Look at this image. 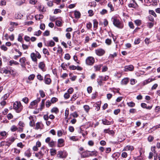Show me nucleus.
<instances>
[{
  "instance_id": "1",
  "label": "nucleus",
  "mask_w": 160,
  "mask_h": 160,
  "mask_svg": "<svg viewBox=\"0 0 160 160\" xmlns=\"http://www.w3.org/2000/svg\"><path fill=\"white\" fill-rule=\"evenodd\" d=\"M112 20L113 24L117 28L119 29H122L123 27V23L120 21L119 20L115 17H112Z\"/></svg>"
},
{
  "instance_id": "2",
  "label": "nucleus",
  "mask_w": 160,
  "mask_h": 160,
  "mask_svg": "<svg viewBox=\"0 0 160 160\" xmlns=\"http://www.w3.org/2000/svg\"><path fill=\"white\" fill-rule=\"evenodd\" d=\"M13 108L17 113L20 112L23 109V106L19 102H15L13 104Z\"/></svg>"
},
{
  "instance_id": "3",
  "label": "nucleus",
  "mask_w": 160,
  "mask_h": 160,
  "mask_svg": "<svg viewBox=\"0 0 160 160\" xmlns=\"http://www.w3.org/2000/svg\"><path fill=\"white\" fill-rule=\"evenodd\" d=\"M31 58L32 61L37 63V58L40 59L41 58V55L38 52H36V53L32 52L31 54Z\"/></svg>"
},
{
  "instance_id": "4",
  "label": "nucleus",
  "mask_w": 160,
  "mask_h": 160,
  "mask_svg": "<svg viewBox=\"0 0 160 160\" xmlns=\"http://www.w3.org/2000/svg\"><path fill=\"white\" fill-rule=\"evenodd\" d=\"M95 62V59L92 57H89L86 60V64L89 65H92Z\"/></svg>"
},
{
  "instance_id": "5",
  "label": "nucleus",
  "mask_w": 160,
  "mask_h": 160,
  "mask_svg": "<svg viewBox=\"0 0 160 160\" xmlns=\"http://www.w3.org/2000/svg\"><path fill=\"white\" fill-rule=\"evenodd\" d=\"M67 156V154L66 152L60 151L58 152L57 155V157L60 158H65Z\"/></svg>"
},
{
  "instance_id": "6",
  "label": "nucleus",
  "mask_w": 160,
  "mask_h": 160,
  "mask_svg": "<svg viewBox=\"0 0 160 160\" xmlns=\"http://www.w3.org/2000/svg\"><path fill=\"white\" fill-rule=\"evenodd\" d=\"M89 152H90V151H86L82 152H79L81 155V157L82 158H86L90 156V155H92L91 154L89 153Z\"/></svg>"
},
{
  "instance_id": "7",
  "label": "nucleus",
  "mask_w": 160,
  "mask_h": 160,
  "mask_svg": "<svg viewBox=\"0 0 160 160\" xmlns=\"http://www.w3.org/2000/svg\"><path fill=\"white\" fill-rule=\"evenodd\" d=\"M44 151V149L43 147H42L41 149V150L37 153H36L35 154V156L36 157L38 158L39 159L43 157V152Z\"/></svg>"
},
{
  "instance_id": "8",
  "label": "nucleus",
  "mask_w": 160,
  "mask_h": 160,
  "mask_svg": "<svg viewBox=\"0 0 160 160\" xmlns=\"http://www.w3.org/2000/svg\"><path fill=\"white\" fill-rule=\"evenodd\" d=\"M95 51L96 54L99 56H102L105 53V50L102 48L97 49L95 50Z\"/></svg>"
},
{
  "instance_id": "9",
  "label": "nucleus",
  "mask_w": 160,
  "mask_h": 160,
  "mask_svg": "<svg viewBox=\"0 0 160 160\" xmlns=\"http://www.w3.org/2000/svg\"><path fill=\"white\" fill-rule=\"evenodd\" d=\"M43 127L44 125L41 122H38L36 124L35 129L36 130L42 129H43Z\"/></svg>"
},
{
  "instance_id": "10",
  "label": "nucleus",
  "mask_w": 160,
  "mask_h": 160,
  "mask_svg": "<svg viewBox=\"0 0 160 160\" xmlns=\"http://www.w3.org/2000/svg\"><path fill=\"white\" fill-rule=\"evenodd\" d=\"M40 101V98H38L37 99L32 101L30 103L29 107L31 108H33V106L37 104L38 102Z\"/></svg>"
},
{
  "instance_id": "11",
  "label": "nucleus",
  "mask_w": 160,
  "mask_h": 160,
  "mask_svg": "<svg viewBox=\"0 0 160 160\" xmlns=\"http://www.w3.org/2000/svg\"><path fill=\"white\" fill-rule=\"evenodd\" d=\"M49 75H46L44 77V81L45 83L47 84H50L51 83V80L49 78Z\"/></svg>"
},
{
  "instance_id": "12",
  "label": "nucleus",
  "mask_w": 160,
  "mask_h": 160,
  "mask_svg": "<svg viewBox=\"0 0 160 160\" xmlns=\"http://www.w3.org/2000/svg\"><path fill=\"white\" fill-rule=\"evenodd\" d=\"M55 43L52 40H50L45 43V45L47 46L52 47L55 46Z\"/></svg>"
},
{
  "instance_id": "13",
  "label": "nucleus",
  "mask_w": 160,
  "mask_h": 160,
  "mask_svg": "<svg viewBox=\"0 0 160 160\" xmlns=\"http://www.w3.org/2000/svg\"><path fill=\"white\" fill-rule=\"evenodd\" d=\"M132 2L134 3H130L128 5V6L129 8H136L138 6V5L135 2V0H132Z\"/></svg>"
},
{
  "instance_id": "14",
  "label": "nucleus",
  "mask_w": 160,
  "mask_h": 160,
  "mask_svg": "<svg viewBox=\"0 0 160 160\" xmlns=\"http://www.w3.org/2000/svg\"><path fill=\"white\" fill-rule=\"evenodd\" d=\"M133 66L132 65H130L129 66H126L125 67V71H132L133 69Z\"/></svg>"
},
{
  "instance_id": "15",
  "label": "nucleus",
  "mask_w": 160,
  "mask_h": 160,
  "mask_svg": "<svg viewBox=\"0 0 160 160\" xmlns=\"http://www.w3.org/2000/svg\"><path fill=\"white\" fill-rule=\"evenodd\" d=\"M104 132L105 133H108L109 134L112 136L114 134V132L113 130H110L109 129H104Z\"/></svg>"
},
{
  "instance_id": "16",
  "label": "nucleus",
  "mask_w": 160,
  "mask_h": 160,
  "mask_svg": "<svg viewBox=\"0 0 160 160\" xmlns=\"http://www.w3.org/2000/svg\"><path fill=\"white\" fill-rule=\"evenodd\" d=\"M7 133L5 131L0 132V140L2 138V137H7Z\"/></svg>"
},
{
  "instance_id": "17",
  "label": "nucleus",
  "mask_w": 160,
  "mask_h": 160,
  "mask_svg": "<svg viewBox=\"0 0 160 160\" xmlns=\"http://www.w3.org/2000/svg\"><path fill=\"white\" fill-rule=\"evenodd\" d=\"M11 144V143H9V141L5 142L4 141H2L0 143V146H7L8 147Z\"/></svg>"
},
{
  "instance_id": "18",
  "label": "nucleus",
  "mask_w": 160,
  "mask_h": 160,
  "mask_svg": "<svg viewBox=\"0 0 160 160\" xmlns=\"http://www.w3.org/2000/svg\"><path fill=\"white\" fill-rule=\"evenodd\" d=\"M133 149V148L132 146H130V145H127L124 148L123 150H124L125 151H132Z\"/></svg>"
},
{
  "instance_id": "19",
  "label": "nucleus",
  "mask_w": 160,
  "mask_h": 160,
  "mask_svg": "<svg viewBox=\"0 0 160 160\" xmlns=\"http://www.w3.org/2000/svg\"><path fill=\"white\" fill-rule=\"evenodd\" d=\"M129 81V78H125L123 79L121 81V84L122 85H126Z\"/></svg>"
},
{
  "instance_id": "20",
  "label": "nucleus",
  "mask_w": 160,
  "mask_h": 160,
  "mask_svg": "<svg viewBox=\"0 0 160 160\" xmlns=\"http://www.w3.org/2000/svg\"><path fill=\"white\" fill-rule=\"evenodd\" d=\"M153 80V79L152 78H148V79L146 80L143 81V85H145L150 82H152Z\"/></svg>"
},
{
  "instance_id": "21",
  "label": "nucleus",
  "mask_w": 160,
  "mask_h": 160,
  "mask_svg": "<svg viewBox=\"0 0 160 160\" xmlns=\"http://www.w3.org/2000/svg\"><path fill=\"white\" fill-rule=\"evenodd\" d=\"M99 78L98 79H97V82L98 83V84L100 86H101L102 85V76H99Z\"/></svg>"
},
{
  "instance_id": "22",
  "label": "nucleus",
  "mask_w": 160,
  "mask_h": 160,
  "mask_svg": "<svg viewBox=\"0 0 160 160\" xmlns=\"http://www.w3.org/2000/svg\"><path fill=\"white\" fill-rule=\"evenodd\" d=\"M57 53L62 55V52L63 50L62 48L60 46H58V48H57Z\"/></svg>"
},
{
  "instance_id": "23",
  "label": "nucleus",
  "mask_w": 160,
  "mask_h": 160,
  "mask_svg": "<svg viewBox=\"0 0 160 160\" xmlns=\"http://www.w3.org/2000/svg\"><path fill=\"white\" fill-rule=\"evenodd\" d=\"M74 14L76 18H80L81 13L79 11H75Z\"/></svg>"
},
{
  "instance_id": "24",
  "label": "nucleus",
  "mask_w": 160,
  "mask_h": 160,
  "mask_svg": "<svg viewBox=\"0 0 160 160\" xmlns=\"http://www.w3.org/2000/svg\"><path fill=\"white\" fill-rule=\"evenodd\" d=\"M43 16L41 14L37 15L35 16V18L36 20H40L43 18Z\"/></svg>"
},
{
  "instance_id": "25",
  "label": "nucleus",
  "mask_w": 160,
  "mask_h": 160,
  "mask_svg": "<svg viewBox=\"0 0 160 160\" xmlns=\"http://www.w3.org/2000/svg\"><path fill=\"white\" fill-rule=\"evenodd\" d=\"M45 66V64L43 62H40L38 65L39 68L42 70H43Z\"/></svg>"
},
{
  "instance_id": "26",
  "label": "nucleus",
  "mask_w": 160,
  "mask_h": 160,
  "mask_svg": "<svg viewBox=\"0 0 160 160\" xmlns=\"http://www.w3.org/2000/svg\"><path fill=\"white\" fill-rule=\"evenodd\" d=\"M102 66V64L95 65L94 66V68L96 71H99L100 70L101 67Z\"/></svg>"
},
{
  "instance_id": "27",
  "label": "nucleus",
  "mask_w": 160,
  "mask_h": 160,
  "mask_svg": "<svg viewBox=\"0 0 160 160\" xmlns=\"http://www.w3.org/2000/svg\"><path fill=\"white\" fill-rule=\"evenodd\" d=\"M24 155L25 156L29 158L31 156V153L30 150H28L25 152Z\"/></svg>"
},
{
  "instance_id": "28",
  "label": "nucleus",
  "mask_w": 160,
  "mask_h": 160,
  "mask_svg": "<svg viewBox=\"0 0 160 160\" xmlns=\"http://www.w3.org/2000/svg\"><path fill=\"white\" fill-rule=\"evenodd\" d=\"M51 112H54L57 114L59 112V111L58 108H57L54 107V108H53L51 109Z\"/></svg>"
},
{
  "instance_id": "29",
  "label": "nucleus",
  "mask_w": 160,
  "mask_h": 160,
  "mask_svg": "<svg viewBox=\"0 0 160 160\" xmlns=\"http://www.w3.org/2000/svg\"><path fill=\"white\" fill-rule=\"evenodd\" d=\"M12 64L17 65L19 64V63L17 61H15L13 60H11L9 62V65L12 66Z\"/></svg>"
},
{
  "instance_id": "30",
  "label": "nucleus",
  "mask_w": 160,
  "mask_h": 160,
  "mask_svg": "<svg viewBox=\"0 0 160 160\" xmlns=\"http://www.w3.org/2000/svg\"><path fill=\"white\" fill-rule=\"evenodd\" d=\"M26 61V58L25 57H22L19 59V61L21 64H25Z\"/></svg>"
},
{
  "instance_id": "31",
  "label": "nucleus",
  "mask_w": 160,
  "mask_h": 160,
  "mask_svg": "<svg viewBox=\"0 0 160 160\" xmlns=\"http://www.w3.org/2000/svg\"><path fill=\"white\" fill-rule=\"evenodd\" d=\"M69 139L73 141H76L78 140V139L76 136H72L69 137Z\"/></svg>"
},
{
  "instance_id": "32",
  "label": "nucleus",
  "mask_w": 160,
  "mask_h": 160,
  "mask_svg": "<svg viewBox=\"0 0 160 160\" xmlns=\"http://www.w3.org/2000/svg\"><path fill=\"white\" fill-rule=\"evenodd\" d=\"M48 144L49 147H52L55 146V142L52 140Z\"/></svg>"
},
{
  "instance_id": "33",
  "label": "nucleus",
  "mask_w": 160,
  "mask_h": 160,
  "mask_svg": "<svg viewBox=\"0 0 160 160\" xmlns=\"http://www.w3.org/2000/svg\"><path fill=\"white\" fill-rule=\"evenodd\" d=\"M93 27L94 28H97L98 26V22L96 19L93 20Z\"/></svg>"
},
{
  "instance_id": "34",
  "label": "nucleus",
  "mask_w": 160,
  "mask_h": 160,
  "mask_svg": "<svg viewBox=\"0 0 160 160\" xmlns=\"http://www.w3.org/2000/svg\"><path fill=\"white\" fill-rule=\"evenodd\" d=\"M25 0H18L17 2V4L18 5H21L25 2Z\"/></svg>"
},
{
  "instance_id": "35",
  "label": "nucleus",
  "mask_w": 160,
  "mask_h": 160,
  "mask_svg": "<svg viewBox=\"0 0 160 160\" xmlns=\"http://www.w3.org/2000/svg\"><path fill=\"white\" fill-rule=\"evenodd\" d=\"M127 104L129 107H134L135 105V103L132 102H127Z\"/></svg>"
},
{
  "instance_id": "36",
  "label": "nucleus",
  "mask_w": 160,
  "mask_h": 160,
  "mask_svg": "<svg viewBox=\"0 0 160 160\" xmlns=\"http://www.w3.org/2000/svg\"><path fill=\"white\" fill-rule=\"evenodd\" d=\"M103 123L104 125H108L110 124V122L106 119H103L102 120Z\"/></svg>"
},
{
  "instance_id": "37",
  "label": "nucleus",
  "mask_w": 160,
  "mask_h": 160,
  "mask_svg": "<svg viewBox=\"0 0 160 160\" xmlns=\"http://www.w3.org/2000/svg\"><path fill=\"white\" fill-rule=\"evenodd\" d=\"M108 7H109V8H110L111 12H112L114 11V8L113 7V6H112V4H111V2H109L108 4Z\"/></svg>"
},
{
  "instance_id": "38",
  "label": "nucleus",
  "mask_w": 160,
  "mask_h": 160,
  "mask_svg": "<svg viewBox=\"0 0 160 160\" xmlns=\"http://www.w3.org/2000/svg\"><path fill=\"white\" fill-rule=\"evenodd\" d=\"M149 14L153 15L155 17H156L157 16L156 13L154 11L152 10H149Z\"/></svg>"
},
{
  "instance_id": "39",
  "label": "nucleus",
  "mask_w": 160,
  "mask_h": 160,
  "mask_svg": "<svg viewBox=\"0 0 160 160\" xmlns=\"http://www.w3.org/2000/svg\"><path fill=\"white\" fill-rule=\"evenodd\" d=\"M135 24L137 26H140L141 24V21L140 20L137 19L134 21Z\"/></svg>"
},
{
  "instance_id": "40",
  "label": "nucleus",
  "mask_w": 160,
  "mask_h": 160,
  "mask_svg": "<svg viewBox=\"0 0 160 160\" xmlns=\"http://www.w3.org/2000/svg\"><path fill=\"white\" fill-rule=\"evenodd\" d=\"M83 108L86 112H88L90 109V108L88 105H85L84 106Z\"/></svg>"
},
{
  "instance_id": "41",
  "label": "nucleus",
  "mask_w": 160,
  "mask_h": 160,
  "mask_svg": "<svg viewBox=\"0 0 160 160\" xmlns=\"http://www.w3.org/2000/svg\"><path fill=\"white\" fill-rule=\"evenodd\" d=\"M58 100V99L57 98L55 97H53L51 98L50 101L52 103H54L57 101Z\"/></svg>"
},
{
  "instance_id": "42",
  "label": "nucleus",
  "mask_w": 160,
  "mask_h": 160,
  "mask_svg": "<svg viewBox=\"0 0 160 160\" xmlns=\"http://www.w3.org/2000/svg\"><path fill=\"white\" fill-rule=\"evenodd\" d=\"M1 71L2 73H4L5 74H8V73H9V72H10L9 71L5 69H2L1 70Z\"/></svg>"
},
{
  "instance_id": "43",
  "label": "nucleus",
  "mask_w": 160,
  "mask_h": 160,
  "mask_svg": "<svg viewBox=\"0 0 160 160\" xmlns=\"http://www.w3.org/2000/svg\"><path fill=\"white\" fill-rule=\"evenodd\" d=\"M18 130V128L15 125H13L11 128V130L12 132H14Z\"/></svg>"
},
{
  "instance_id": "44",
  "label": "nucleus",
  "mask_w": 160,
  "mask_h": 160,
  "mask_svg": "<svg viewBox=\"0 0 160 160\" xmlns=\"http://www.w3.org/2000/svg\"><path fill=\"white\" fill-rule=\"evenodd\" d=\"M154 24L152 22H149L147 23V26L150 28H151L153 26Z\"/></svg>"
},
{
  "instance_id": "45",
  "label": "nucleus",
  "mask_w": 160,
  "mask_h": 160,
  "mask_svg": "<svg viewBox=\"0 0 160 160\" xmlns=\"http://www.w3.org/2000/svg\"><path fill=\"white\" fill-rule=\"evenodd\" d=\"M71 57L69 53H67L65 54L64 58L67 60H69L70 59Z\"/></svg>"
},
{
  "instance_id": "46",
  "label": "nucleus",
  "mask_w": 160,
  "mask_h": 160,
  "mask_svg": "<svg viewBox=\"0 0 160 160\" xmlns=\"http://www.w3.org/2000/svg\"><path fill=\"white\" fill-rule=\"evenodd\" d=\"M39 92L40 95L42 98H43L45 96V94L43 91L40 90Z\"/></svg>"
},
{
  "instance_id": "47",
  "label": "nucleus",
  "mask_w": 160,
  "mask_h": 160,
  "mask_svg": "<svg viewBox=\"0 0 160 160\" xmlns=\"http://www.w3.org/2000/svg\"><path fill=\"white\" fill-rule=\"evenodd\" d=\"M35 75L34 74L30 75L28 78V79L30 80H33L35 78Z\"/></svg>"
},
{
  "instance_id": "48",
  "label": "nucleus",
  "mask_w": 160,
  "mask_h": 160,
  "mask_svg": "<svg viewBox=\"0 0 160 160\" xmlns=\"http://www.w3.org/2000/svg\"><path fill=\"white\" fill-rule=\"evenodd\" d=\"M112 41L111 39H107L106 40L105 42L108 45H110L111 44Z\"/></svg>"
},
{
  "instance_id": "49",
  "label": "nucleus",
  "mask_w": 160,
  "mask_h": 160,
  "mask_svg": "<svg viewBox=\"0 0 160 160\" xmlns=\"http://www.w3.org/2000/svg\"><path fill=\"white\" fill-rule=\"evenodd\" d=\"M117 56V54L116 52H114L113 54H110L109 55V57L110 58H114L115 57Z\"/></svg>"
},
{
  "instance_id": "50",
  "label": "nucleus",
  "mask_w": 160,
  "mask_h": 160,
  "mask_svg": "<svg viewBox=\"0 0 160 160\" xmlns=\"http://www.w3.org/2000/svg\"><path fill=\"white\" fill-rule=\"evenodd\" d=\"M64 142V140L63 139H59L58 140V144L61 145Z\"/></svg>"
},
{
  "instance_id": "51",
  "label": "nucleus",
  "mask_w": 160,
  "mask_h": 160,
  "mask_svg": "<svg viewBox=\"0 0 160 160\" xmlns=\"http://www.w3.org/2000/svg\"><path fill=\"white\" fill-rule=\"evenodd\" d=\"M87 90L88 93H91L92 90V88L91 86L88 87L87 88Z\"/></svg>"
},
{
  "instance_id": "52",
  "label": "nucleus",
  "mask_w": 160,
  "mask_h": 160,
  "mask_svg": "<svg viewBox=\"0 0 160 160\" xmlns=\"http://www.w3.org/2000/svg\"><path fill=\"white\" fill-rule=\"evenodd\" d=\"M52 103L50 101L48 100L46 101V107L47 108L49 107L51 105Z\"/></svg>"
},
{
  "instance_id": "53",
  "label": "nucleus",
  "mask_w": 160,
  "mask_h": 160,
  "mask_svg": "<svg viewBox=\"0 0 160 160\" xmlns=\"http://www.w3.org/2000/svg\"><path fill=\"white\" fill-rule=\"evenodd\" d=\"M43 52L44 54H46L48 55H49V53L48 50L46 48H44L43 49Z\"/></svg>"
},
{
  "instance_id": "54",
  "label": "nucleus",
  "mask_w": 160,
  "mask_h": 160,
  "mask_svg": "<svg viewBox=\"0 0 160 160\" xmlns=\"http://www.w3.org/2000/svg\"><path fill=\"white\" fill-rule=\"evenodd\" d=\"M108 12L105 9H103L100 12V13L101 15H104L105 14L107 13Z\"/></svg>"
},
{
  "instance_id": "55",
  "label": "nucleus",
  "mask_w": 160,
  "mask_h": 160,
  "mask_svg": "<svg viewBox=\"0 0 160 160\" xmlns=\"http://www.w3.org/2000/svg\"><path fill=\"white\" fill-rule=\"evenodd\" d=\"M77 98H78V97L77 96V95L74 94V95H73V96H72V98L71 99V101H74Z\"/></svg>"
},
{
  "instance_id": "56",
  "label": "nucleus",
  "mask_w": 160,
  "mask_h": 160,
  "mask_svg": "<svg viewBox=\"0 0 160 160\" xmlns=\"http://www.w3.org/2000/svg\"><path fill=\"white\" fill-rule=\"evenodd\" d=\"M41 33L42 32L40 30H39L38 31L36 32L34 34V35L38 36L41 34Z\"/></svg>"
},
{
  "instance_id": "57",
  "label": "nucleus",
  "mask_w": 160,
  "mask_h": 160,
  "mask_svg": "<svg viewBox=\"0 0 160 160\" xmlns=\"http://www.w3.org/2000/svg\"><path fill=\"white\" fill-rule=\"evenodd\" d=\"M62 134V131L61 130H58L57 132V135L58 137H61Z\"/></svg>"
},
{
  "instance_id": "58",
  "label": "nucleus",
  "mask_w": 160,
  "mask_h": 160,
  "mask_svg": "<svg viewBox=\"0 0 160 160\" xmlns=\"http://www.w3.org/2000/svg\"><path fill=\"white\" fill-rule=\"evenodd\" d=\"M15 138L14 137H11L9 138V143H11V144L15 140Z\"/></svg>"
},
{
  "instance_id": "59",
  "label": "nucleus",
  "mask_w": 160,
  "mask_h": 160,
  "mask_svg": "<svg viewBox=\"0 0 160 160\" xmlns=\"http://www.w3.org/2000/svg\"><path fill=\"white\" fill-rule=\"evenodd\" d=\"M9 93H7L5 94L4 96L2 97V98H3V100H6L7 98L9 97Z\"/></svg>"
},
{
  "instance_id": "60",
  "label": "nucleus",
  "mask_w": 160,
  "mask_h": 160,
  "mask_svg": "<svg viewBox=\"0 0 160 160\" xmlns=\"http://www.w3.org/2000/svg\"><path fill=\"white\" fill-rule=\"evenodd\" d=\"M1 48L4 51H6L7 50L8 48L6 47L4 45H2L1 46Z\"/></svg>"
},
{
  "instance_id": "61",
  "label": "nucleus",
  "mask_w": 160,
  "mask_h": 160,
  "mask_svg": "<svg viewBox=\"0 0 160 160\" xmlns=\"http://www.w3.org/2000/svg\"><path fill=\"white\" fill-rule=\"evenodd\" d=\"M30 126L31 127H33L35 125V122L34 120H31L29 123Z\"/></svg>"
},
{
  "instance_id": "62",
  "label": "nucleus",
  "mask_w": 160,
  "mask_h": 160,
  "mask_svg": "<svg viewBox=\"0 0 160 160\" xmlns=\"http://www.w3.org/2000/svg\"><path fill=\"white\" fill-rule=\"evenodd\" d=\"M56 24L57 26L60 27L61 26L62 24L60 21L57 20L56 22Z\"/></svg>"
},
{
  "instance_id": "63",
  "label": "nucleus",
  "mask_w": 160,
  "mask_h": 160,
  "mask_svg": "<svg viewBox=\"0 0 160 160\" xmlns=\"http://www.w3.org/2000/svg\"><path fill=\"white\" fill-rule=\"evenodd\" d=\"M69 94H69L68 92V93L66 92V93H65L64 95V98L66 99L68 98H69L70 96L69 95Z\"/></svg>"
},
{
  "instance_id": "64",
  "label": "nucleus",
  "mask_w": 160,
  "mask_h": 160,
  "mask_svg": "<svg viewBox=\"0 0 160 160\" xmlns=\"http://www.w3.org/2000/svg\"><path fill=\"white\" fill-rule=\"evenodd\" d=\"M154 139V138L152 136H149L148 138V140L149 142L152 141Z\"/></svg>"
}]
</instances>
